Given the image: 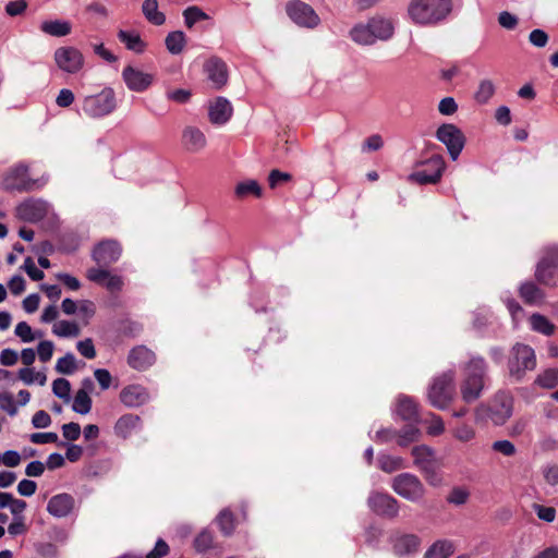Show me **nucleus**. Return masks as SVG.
I'll return each mask as SVG.
<instances>
[{
  "label": "nucleus",
  "instance_id": "f257e3e1",
  "mask_svg": "<svg viewBox=\"0 0 558 558\" xmlns=\"http://www.w3.org/2000/svg\"><path fill=\"white\" fill-rule=\"evenodd\" d=\"M452 11L451 0H411L408 16L418 26H436L444 22Z\"/></svg>",
  "mask_w": 558,
  "mask_h": 558
},
{
  "label": "nucleus",
  "instance_id": "f03ea898",
  "mask_svg": "<svg viewBox=\"0 0 558 558\" xmlns=\"http://www.w3.org/2000/svg\"><path fill=\"white\" fill-rule=\"evenodd\" d=\"M488 365L483 356L473 355L463 365V379L460 385L462 400L465 403L476 401L483 392Z\"/></svg>",
  "mask_w": 558,
  "mask_h": 558
},
{
  "label": "nucleus",
  "instance_id": "7ed1b4c3",
  "mask_svg": "<svg viewBox=\"0 0 558 558\" xmlns=\"http://www.w3.org/2000/svg\"><path fill=\"white\" fill-rule=\"evenodd\" d=\"M536 366V356L534 350L523 343H515L508 356L507 367L509 376L515 381H521L527 371H533Z\"/></svg>",
  "mask_w": 558,
  "mask_h": 558
},
{
  "label": "nucleus",
  "instance_id": "20e7f679",
  "mask_svg": "<svg viewBox=\"0 0 558 558\" xmlns=\"http://www.w3.org/2000/svg\"><path fill=\"white\" fill-rule=\"evenodd\" d=\"M117 108L116 93L111 87H105L100 93L84 97L82 111L89 118H102L112 113Z\"/></svg>",
  "mask_w": 558,
  "mask_h": 558
},
{
  "label": "nucleus",
  "instance_id": "39448f33",
  "mask_svg": "<svg viewBox=\"0 0 558 558\" xmlns=\"http://www.w3.org/2000/svg\"><path fill=\"white\" fill-rule=\"evenodd\" d=\"M454 396V372L447 371L434 378L428 388L429 403L440 410L448 407Z\"/></svg>",
  "mask_w": 558,
  "mask_h": 558
},
{
  "label": "nucleus",
  "instance_id": "423d86ee",
  "mask_svg": "<svg viewBox=\"0 0 558 558\" xmlns=\"http://www.w3.org/2000/svg\"><path fill=\"white\" fill-rule=\"evenodd\" d=\"M391 488L400 497L411 501L420 502L426 494L422 481L412 473H401L392 478Z\"/></svg>",
  "mask_w": 558,
  "mask_h": 558
},
{
  "label": "nucleus",
  "instance_id": "0eeeda50",
  "mask_svg": "<svg viewBox=\"0 0 558 558\" xmlns=\"http://www.w3.org/2000/svg\"><path fill=\"white\" fill-rule=\"evenodd\" d=\"M47 179L44 177L40 179L33 180L28 177L27 166L20 163L5 174L3 180V186L8 191H33L44 186Z\"/></svg>",
  "mask_w": 558,
  "mask_h": 558
},
{
  "label": "nucleus",
  "instance_id": "6e6552de",
  "mask_svg": "<svg viewBox=\"0 0 558 558\" xmlns=\"http://www.w3.org/2000/svg\"><path fill=\"white\" fill-rule=\"evenodd\" d=\"M535 277L542 284H556L558 281V246L546 248L544 256L536 266Z\"/></svg>",
  "mask_w": 558,
  "mask_h": 558
},
{
  "label": "nucleus",
  "instance_id": "1a4fd4ad",
  "mask_svg": "<svg viewBox=\"0 0 558 558\" xmlns=\"http://www.w3.org/2000/svg\"><path fill=\"white\" fill-rule=\"evenodd\" d=\"M436 138L447 147L451 159L457 160L465 144L462 131L452 123H444L437 129Z\"/></svg>",
  "mask_w": 558,
  "mask_h": 558
},
{
  "label": "nucleus",
  "instance_id": "9d476101",
  "mask_svg": "<svg viewBox=\"0 0 558 558\" xmlns=\"http://www.w3.org/2000/svg\"><path fill=\"white\" fill-rule=\"evenodd\" d=\"M288 16L300 27L315 28L320 24V19L315 10L301 0H291L286 5Z\"/></svg>",
  "mask_w": 558,
  "mask_h": 558
},
{
  "label": "nucleus",
  "instance_id": "9b49d317",
  "mask_svg": "<svg viewBox=\"0 0 558 558\" xmlns=\"http://www.w3.org/2000/svg\"><path fill=\"white\" fill-rule=\"evenodd\" d=\"M444 170V158L439 155H435L422 163V169H417L411 173L409 180L420 184H435L440 180Z\"/></svg>",
  "mask_w": 558,
  "mask_h": 558
},
{
  "label": "nucleus",
  "instance_id": "f8f14e48",
  "mask_svg": "<svg viewBox=\"0 0 558 558\" xmlns=\"http://www.w3.org/2000/svg\"><path fill=\"white\" fill-rule=\"evenodd\" d=\"M53 58L57 66L69 74L77 73L84 65V57L75 47H60Z\"/></svg>",
  "mask_w": 558,
  "mask_h": 558
},
{
  "label": "nucleus",
  "instance_id": "ddd939ff",
  "mask_svg": "<svg viewBox=\"0 0 558 558\" xmlns=\"http://www.w3.org/2000/svg\"><path fill=\"white\" fill-rule=\"evenodd\" d=\"M121 75L126 87L135 93H143L147 90L155 80L154 74L144 72L133 65H126L122 70Z\"/></svg>",
  "mask_w": 558,
  "mask_h": 558
},
{
  "label": "nucleus",
  "instance_id": "4468645a",
  "mask_svg": "<svg viewBox=\"0 0 558 558\" xmlns=\"http://www.w3.org/2000/svg\"><path fill=\"white\" fill-rule=\"evenodd\" d=\"M367 505L376 514L389 519L396 518L399 512L398 500L384 493H372L367 499Z\"/></svg>",
  "mask_w": 558,
  "mask_h": 558
},
{
  "label": "nucleus",
  "instance_id": "2eb2a0df",
  "mask_svg": "<svg viewBox=\"0 0 558 558\" xmlns=\"http://www.w3.org/2000/svg\"><path fill=\"white\" fill-rule=\"evenodd\" d=\"M512 398L506 393H497L488 405V418L495 425H504L512 415Z\"/></svg>",
  "mask_w": 558,
  "mask_h": 558
},
{
  "label": "nucleus",
  "instance_id": "dca6fc26",
  "mask_svg": "<svg viewBox=\"0 0 558 558\" xmlns=\"http://www.w3.org/2000/svg\"><path fill=\"white\" fill-rule=\"evenodd\" d=\"M121 255V247L116 241H104L93 251V258L100 267H108L116 263Z\"/></svg>",
  "mask_w": 558,
  "mask_h": 558
},
{
  "label": "nucleus",
  "instance_id": "f3484780",
  "mask_svg": "<svg viewBox=\"0 0 558 558\" xmlns=\"http://www.w3.org/2000/svg\"><path fill=\"white\" fill-rule=\"evenodd\" d=\"M208 80L215 88H221L228 81L227 64L218 57H211L204 64Z\"/></svg>",
  "mask_w": 558,
  "mask_h": 558
},
{
  "label": "nucleus",
  "instance_id": "a211bd4d",
  "mask_svg": "<svg viewBox=\"0 0 558 558\" xmlns=\"http://www.w3.org/2000/svg\"><path fill=\"white\" fill-rule=\"evenodd\" d=\"M233 108L225 97H217L208 108L209 121L216 125L226 124L232 117Z\"/></svg>",
  "mask_w": 558,
  "mask_h": 558
},
{
  "label": "nucleus",
  "instance_id": "6ab92c4d",
  "mask_svg": "<svg viewBox=\"0 0 558 558\" xmlns=\"http://www.w3.org/2000/svg\"><path fill=\"white\" fill-rule=\"evenodd\" d=\"M150 399L147 389L141 385H129L120 392L121 402L128 408H137Z\"/></svg>",
  "mask_w": 558,
  "mask_h": 558
},
{
  "label": "nucleus",
  "instance_id": "aec40b11",
  "mask_svg": "<svg viewBox=\"0 0 558 558\" xmlns=\"http://www.w3.org/2000/svg\"><path fill=\"white\" fill-rule=\"evenodd\" d=\"M75 500L70 494H58L49 499L47 511L54 518H65L72 512Z\"/></svg>",
  "mask_w": 558,
  "mask_h": 558
},
{
  "label": "nucleus",
  "instance_id": "412c9836",
  "mask_svg": "<svg viewBox=\"0 0 558 558\" xmlns=\"http://www.w3.org/2000/svg\"><path fill=\"white\" fill-rule=\"evenodd\" d=\"M47 210L46 202L40 199L27 201L17 207V216L25 221L36 222L46 216Z\"/></svg>",
  "mask_w": 558,
  "mask_h": 558
},
{
  "label": "nucleus",
  "instance_id": "4be33fe9",
  "mask_svg": "<svg viewBox=\"0 0 558 558\" xmlns=\"http://www.w3.org/2000/svg\"><path fill=\"white\" fill-rule=\"evenodd\" d=\"M395 413L403 421L418 423V408L412 397L399 395L396 400Z\"/></svg>",
  "mask_w": 558,
  "mask_h": 558
},
{
  "label": "nucleus",
  "instance_id": "5701e85b",
  "mask_svg": "<svg viewBox=\"0 0 558 558\" xmlns=\"http://www.w3.org/2000/svg\"><path fill=\"white\" fill-rule=\"evenodd\" d=\"M182 145L190 153H198L206 147L207 140L202 130L189 125L182 132Z\"/></svg>",
  "mask_w": 558,
  "mask_h": 558
},
{
  "label": "nucleus",
  "instance_id": "b1692460",
  "mask_svg": "<svg viewBox=\"0 0 558 558\" xmlns=\"http://www.w3.org/2000/svg\"><path fill=\"white\" fill-rule=\"evenodd\" d=\"M155 362V353L144 345L133 348L128 356L129 365L137 371H144Z\"/></svg>",
  "mask_w": 558,
  "mask_h": 558
},
{
  "label": "nucleus",
  "instance_id": "393cba45",
  "mask_svg": "<svg viewBox=\"0 0 558 558\" xmlns=\"http://www.w3.org/2000/svg\"><path fill=\"white\" fill-rule=\"evenodd\" d=\"M413 464L420 471L434 466L437 462L435 450L427 445L414 446L411 449Z\"/></svg>",
  "mask_w": 558,
  "mask_h": 558
},
{
  "label": "nucleus",
  "instance_id": "a878e982",
  "mask_svg": "<svg viewBox=\"0 0 558 558\" xmlns=\"http://www.w3.org/2000/svg\"><path fill=\"white\" fill-rule=\"evenodd\" d=\"M372 34L376 40H387L393 35L395 26L391 20L373 17L368 21Z\"/></svg>",
  "mask_w": 558,
  "mask_h": 558
},
{
  "label": "nucleus",
  "instance_id": "bb28decb",
  "mask_svg": "<svg viewBox=\"0 0 558 558\" xmlns=\"http://www.w3.org/2000/svg\"><path fill=\"white\" fill-rule=\"evenodd\" d=\"M118 39L125 46L128 50H131L135 53H143L146 49V44L137 32L120 29L118 32Z\"/></svg>",
  "mask_w": 558,
  "mask_h": 558
},
{
  "label": "nucleus",
  "instance_id": "cd10ccee",
  "mask_svg": "<svg viewBox=\"0 0 558 558\" xmlns=\"http://www.w3.org/2000/svg\"><path fill=\"white\" fill-rule=\"evenodd\" d=\"M420 541L415 535H402L396 538L393 551L398 556H405L415 553L418 548Z\"/></svg>",
  "mask_w": 558,
  "mask_h": 558
},
{
  "label": "nucleus",
  "instance_id": "c85d7f7f",
  "mask_svg": "<svg viewBox=\"0 0 558 558\" xmlns=\"http://www.w3.org/2000/svg\"><path fill=\"white\" fill-rule=\"evenodd\" d=\"M142 12L153 25L160 26L166 22V15L159 11L157 0H145L142 4Z\"/></svg>",
  "mask_w": 558,
  "mask_h": 558
},
{
  "label": "nucleus",
  "instance_id": "c756f323",
  "mask_svg": "<svg viewBox=\"0 0 558 558\" xmlns=\"http://www.w3.org/2000/svg\"><path fill=\"white\" fill-rule=\"evenodd\" d=\"M71 23L68 21L54 20V21H45L40 29L51 36L54 37H63L71 33Z\"/></svg>",
  "mask_w": 558,
  "mask_h": 558
},
{
  "label": "nucleus",
  "instance_id": "7c9ffc66",
  "mask_svg": "<svg viewBox=\"0 0 558 558\" xmlns=\"http://www.w3.org/2000/svg\"><path fill=\"white\" fill-rule=\"evenodd\" d=\"M140 423V417L134 414H125L121 416L114 426L116 434L123 438H126L131 435L132 430L137 427Z\"/></svg>",
  "mask_w": 558,
  "mask_h": 558
},
{
  "label": "nucleus",
  "instance_id": "2f4dec72",
  "mask_svg": "<svg viewBox=\"0 0 558 558\" xmlns=\"http://www.w3.org/2000/svg\"><path fill=\"white\" fill-rule=\"evenodd\" d=\"M377 464L378 468L386 473H392L407 466L404 460L401 457L386 453L378 454Z\"/></svg>",
  "mask_w": 558,
  "mask_h": 558
},
{
  "label": "nucleus",
  "instance_id": "473e14b6",
  "mask_svg": "<svg viewBox=\"0 0 558 558\" xmlns=\"http://www.w3.org/2000/svg\"><path fill=\"white\" fill-rule=\"evenodd\" d=\"M186 44L185 34L182 31L170 32L165 39L167 50L171 54H179L183 51Z\"/></svg>",
  "mask_w": 558,
  "mask_h": 558
},
{
  "label": "nucleus",
  "instance_id": "72a5a7b5",
  "mask_svg": "<svg viewBox=\"0 0 558 558\" xmlns=\"http://www.w3.org/2000/svg\"><path fill=\"white\" fill-rule=\"evenodd\" d=\"M235 196L239 198H245L250 195L255 197H262L263 191L256 180H245L239 182L234 189Z\"/></svg>",
  "mask_w": 558,
  "mask_h": 558
},
{
  "label": "nucleus",
  "instance_id": "f704fd0d",
  "mask_svg": "<svg viewBox=\"0 0 558 558\" xmlns=\"http://www.w3.org/2000/svg\"><path fill=\"white\" fill-rule=\"evenodd\" d=\"M350 36L352 40L359 45H373L376 43L368 22L366 24L355 25L351 29Z\"/></svg>",
  "mask_w": 558,
  "mask_h": 558
},
{
  "label": "nucleus",
  "instance_id": "c9c22d12",
  "mask_svg": "<svg viewBox=\"0 0 558 558\" xmlns=\"http://www.w3.org/2000/svg\"><path fill=\"white\" fill-rule=\"evenodd\" d=\"M454 553V546L450 541L436 542L425 554L424 558H448Z\"/></svg>",
  "mask_w": 558,
  "mask_h": 558
},
{
  "label": "nucleus",
  "instance_id": "e433bc0d",
  "mask_svg": "<svg viewBox=\"0 0 558 558\" xmlns=\"http://www.w3.org/2000/svg\"><path fill=\"white\" fill-rule=\"evenodd\" d=\"M530 324L532 330L545 336L553 335L556 329L555 325L548 318L541 314H533L530 317Z\"/></svg>",
  "mask_w": 558,
  "mask_h": 558
},
{
  "label": "nucleus",
  "instance_id": "4c0bfd02",
  "mask_svg": "<svg viewBox=\"0 0 558 558\" xmlns=\"http://www.w3.org/2000/svg\"><path fill=\"white\" fill-rule=\"evenodd\" d=\"M520 296L527 304H537L543 300V292L533 282L522 283L520 287Z\"/></svg>",
  "mask_w": 558,
  "mask_h": 558
},
{
  "label": "nucleus",
  "instance_id": "58836bf2",
  "mask_svg": "<svg viewBox=\"0 0 558 558\" xmlns=\"http://www.w3.org/2000/svg\"><path fill=\"white\" fill-rule=\"evenodd\" d=\"M216 522L226 536H230L235 529L234 515L229 509L221 510L216 518Z\"/></svg>",
  "mask_w": 558,
  "mask_h": 558
},
{
  "label": "nucleus",
  "instance_id": "ea45409f",
  "mask_svg": "<svg viewBox=\"0 0 558 558\" xmlns=\"http://www.w3.org/2000/svg\"><path fill=\"white\" fill-rule=\"evenodd\" d=\"M495 85L490 80H482L478 84V87L474 94V99L476 102L484 105L489 101V99L495 94Z\"/></svg>",
  "mask_w": 558,
  "mask_h": 558
},
{
  "label": "nucleus",
  "instance_id": "a19ab883",
  "mask_svg": "<svg viewBox=\"0 0 558 558\" xmlns=\"http://www.w3.org/2000/svg\"><path fill=\"white\" fill-rule=\"evenodd\" d=\"M411 423L410 425L402 428L397 433L398 445L401 447H407L408 445L415 442L420 439L421 430Z\"/></svg>",
  "mask_w": 558,
  "mask_h": 558
},
{
  "label": "nucleus",
  "instance_id": "79ce46f5",
  "mask_svg": "<svg viewBox=\"0 0 558 558\" xmlns=\"http://www.w3.org/2000/svg\"><path fill=\"white\" fill-rule=\"evenodd\" d=\"M72 409L80 414H87L92 409V398L87 390L80 389L73 400Z\"/></svg>",
  "mask_w": 558,
  "mask_h": 558
},
{
  "label": "nucleus",
  "instance_id": "37998d69",
  "mask_svg": "<svg viewBox=\"0 0 558 558\" xmlns=\"http://www.w3.org/2000/svg\"><path fill=\"white\" fill-rule=\"evenodd\" d=\"M52 332L58 337H77L81 330L76 323L60 320L53 325Z\"/></svg>",
  "mask_w": 558,
  "mask_h": 558
},
{
  "label": "nucleus",
  "instance_id": "c03bdc74",
  "mask_svg": "<svg viewBox=\"0 0 558 558\" xmlns=\"http://www.w3.org/2000/svg\"><path fill=\"white\" fill-rule=\"evenodd\" d=\"M17 376L25 385H32L37 381L38 385L44 386L47 381V376L44 373H35V371L29 367L21 368Z\"/></svg>",
  "mask_w": 558,
  "mask_h": 558
},
{
  "label": "nucleus",
  "instance_id": "a18cd8bd",
  "mask_svg": "<svg viewBox=\"0 0 558 558\" xmlns=\"http://www.w3.org/2000/svg\"><path fill=\"white\" fill-rule=\"evenodd\" d=\"M76 359L73 353L69 352L60 357L56 364V371L59 374L71 375L76 371Z\"/></svg>",
  "mask_w": 558,
  "mask_h": 558
},
{
  "label": "nucleus",
  "instance_id": "49530a36",
  "mask_svg": "<svg viewBox=\"0 0 558 558\" xmlns=\"http://www.w3.org/2000/svg\"><path fill=\"white\" fill-rule=\"evenodd\" d=\"M535 383L547 389H551L558 385V369L557 368H548L539 374L535 380Z\"/></svg>",
  "mask_w": 558,
  "mask_h": 558
},
{
  "label": "nucleus",
  "instance_id": "de8ad7c7",
  "mask_svg": "<svg viewBox=\"0 0 558 558\" xmlns=\"http://www.w3.org/2000/svg\"><path fill=\"white\" fill-rule=\"evenodd\" d=\"M470 498V492L468 488L462 486H456L451 489L446 500L454 506H462L468 502Z\"/></svg>",
  "mask_w": 558,
  "mask_h": 558
},
{
  "label": "nucleus",
  "instance_id": "09e8293b",
  "mask_svg": "<svg viewBox=\"0 0 558 558\" xmlns=\"http://www.w3.org/2000/svg\"><path fill=\"white\" fill-rule=\"evenodd\" d=\"M184 23L189 28H192L195 23L202 20H207L208 15L198 7H189L183 12Z\"/></svg>",
  "mask_w": 558,
  "mask_h": 558
},
{
  "label": "nucleus",
  "instance_id": "8fccbe9b",
  "mask_svg": "<svg viewBox=\"0 0 558 558\" xmlns=\"http://www.w3.org/2000/svg\"><path fill=\"white\" fill-rule=\"evenodd\" d=\"M214 536L213 533L205 529L194 539V547L198 553H204L213 547Z\"/></svg>",
  "mask_w": 558,
  "mask_h": 558
},
{
  "label": "nucleus",
  "instance_id": "3c124183",
  "mask_svg": "<svg viewBox=\"0 0 558 558\" xmlns=\"http://www.w3.org/2000/svg\"><path fill=\"white\" fill-rule=\"evenodd\" d=\"M52 392L56 397L64 400L70 401V392H71V384L65 378H57L52 383Z\"/></svg>",
  "mask_w": 558,
  "mask_h": 558
},
{
  "label": "nucleus",
  "instance_id": "603ef678",
  "mask_svg": "<svg viewBox=\"0 0 558 558\" xmlns=\"http://www.w3.org/2000/svg\"><path fill=\"white\" fill-rule=\"evenodd\" d=\"M453 437L461 442H469L476 436L474 427L468 424H461L457 426L453 432Z\"/></svg>",
  "mask_w": 558,
  "mask_h": 558
},
{
  "label": "nucleus",
  "instance_id": "864d4df0",
  "mask_svg": "<svg viewBox=\"0 0 558 558\" xmlns=\"http://www.w3.org/2000/svg\"><path fill=\"white\" fill-rule=\"evenodd\" d=\"M0 409L7 412L10 416H15L17 414V407L11 392H0Z\"/></svg>",
  "mask_w": 558,
  "mask_h": 558
},
{
  "label": "nucleus",
  "instance_id": "5fc2aeb1",
  "mask_svg": "<svg viewBox=\"0 0 558 558\" xmlns=\"http://www.w3.org/2000/svg\"><path fill=\"white\" fill-rule=\"evenodd\" d=\"M428 485L439 487L444 483L441 473L437 470L436 464L421 472Z\"/></svg>",
  "mask_w": 558,
  "mask_h": 558
},
{
  "label": "nucleus",
  "instance_id": "6e6d98bb",
  "mask_svg": "<svg viewBox=\"0 0 558 558\" xmlns=\"http://www.w3.org/2000/svg\"><path fill=\"white\" fill-rule=\"evenodd\" d=\"M492 449L506 457H512L517 452L515 446L510 440L507 439L494 441L492 445Z\"/></svg>",
  "mask_w": 558,
  "mask_h": 558
},
{
  "label": "nucleus",
  "instance_id": "4d7b16f0",
  "mask_svg": "<svg viewBox=\"0 0 558 558\" xmlns=\"http://www.w3.org/2000/svg\"><path fill=\"white\" fill-rule=\"evenodd\" d=\"M15 335L25 343L32 342L36 339L31 326L26 322H21L15 326Z\"/></svg>",
  "mask_w": 558,
  "mask_h": 558
},
{
  "label": "nucleus",
  "instance_id": "13d9d810",
  "mask_svg": "<svg viewBox=\"0 0 558 558\" xmlns=\"http://www.w3.org/2000/svg\"><path fill=\"white\" fill-rule=\"evenodd\" d=\"M23 269L29 276V278L34 281H39L44 278L45 274L43 270L38 269L35 265V262L32 257H26L23 264Z\"/></svg>",
  "mask_w": 558,
  "mask_h": 558
},
{
  "label": "nucleus",
  "instance_id": "bf43d9fd",
  "mask_svg": "<svg viewBox=\"0 0 558 558\" xmlns=\"http://www.w3.org/2000/svg\"><path fill=\"white\" fill-rule=\"evenodd\" d=\"M53 342L49 340L40 341L37 347V353L39 356V360L44 363L50 361L53 354Z\"/></svg>",
  "mask_w": 558,
  "mask_h": 558
},
{
  "label": "nucleus",
  "instance_id": "052dcab7",
  "mask_svg": "<svg viewBox=\"0 0 558 558\" xmlns=\"http://www.w3.org/2000/svg\"><path fill=\"white\" fill-rule=\"evenodd\" d=\"M166 97H167V99L172 100L174 102L185 104L191 98V92L189 89H183V88L169 89L166 93Z\"/></svg>",
  "mask_w": 558,
  "mask_h": 558
},
{
  "label": "nucleus",
  "instance_id": "680f3d73",
  "mask_svg": "<svg viewBox=\"0 0 558 558\" xmlns=\"http://www.w3.org/2000/svg\"><path fill=\"white\" fill-rule=\"evenodd\" d=\"M445 432V424L440 416L430 414V420L427 426V434L430 436H439Z\"/></svg>",
  "mask_w": 558,
  "mask_h": 558
},
{
  "label": "nucleus",
  "instance_id": "e2e57ef3",
  "mask_svg": "<svg viewBox=\"0 0 558 558\" xmlns=\"http://www.w3.org/2000/svg\"><path fill=\"white\" fill-rule=\"evenodd\" d=\"M498 23L502 28L514 29L519 23V20L514 14L508 11H502L498 15Z\"/></svg>",
  "mask_w": 558,
  "mask_h": 558
},
{
  "label": "nucleus",
  "instance_id": "0e129e2a",
  "mask_svg": "<svg viewBox=\"0 0 558 558\" xmlns=\"http://www.w3.org/2000/svg\"><path fill=\"white\" fill-rule=\"evenodd\" d=\"M62 435L65 439L74 441L81 435V426L77 423L71 422L62 426Z\"/></svg>",
  "mask_w": 558,
  "mask_h": 558
},
{
  "label": "nucleus",
  "instance_id": "69168bd1",
  "mask_svg": "<svg viewBox=\"0 0 558 558\" xmlns=\"http://www.w3.org/2000/svg\"><path fill=\"white\" fill-rule=\"evenodd\" d=\"M32 424L35 428H46L51 424L50 415L44 411H37L32 417Z\"/></svg>",
  "mask_w": 558,
  "mask_h": 558
},
{
  "label": "nucleus",
  "instance_id": "338daca9",
  "mask_svg": "<svg viewBox=\"0 0 558 558\" xmlns=\"http://www.w3.org/2000/svg\"><path fill=\"white\" fill-rule=\"evenodd\" d=\"M76 349L86 359H94L96 356V350L92 339L78 341Z\"/></svg>",
  "mask_w": 558,
  "mask_h": 558
},
{
  "label": "nucleus",
  "instance_id": "774afa93",
  "mask_svg": "<svg viewBox=\"0 0 558 558\" xmlns=\"http://www.w3.org/2000/svg\"><path fill=\"white\" fill-rule=\"evenodd\" d=\"M168 554H169V546H168V544L162 538H159L156 542L154 549L150 550L146 555V558H163Z\"/></svg>",
  "mask_w": 558,
  "mask_h": 558
}]
</instances>
